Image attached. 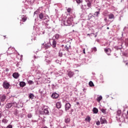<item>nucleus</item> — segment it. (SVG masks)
I'll return each mask as SVG.
<instances>
[{
  "mask_svg": "<svg viewBox=\"0 0 128 128\" xmlns=\"http://www.w3.org/2000/svg\"><path fill=\"white\" fill-rule=\"evenodd\" d=\"M98 50L96 49V47H94L93 48H92L91 50V52H96Z\"/></svg>",
  "mask_w": 128,
  "mask_h": 128,
  "instance_id": "obj_33",
  "label": "nucleus"
},
{
  "mask_svg": "<svg viewBox=\"0 0 128 128\" xmlns=\"http://www.w3.org/2000/svg\"><path fill=\"white\" fill-rule=\"evenodd\" d=\"M8 120L6 118H3L2 120V122H3V124H8Z\"/></svg>",
  "mask_w": 128,
  "mask_h": 128,
  "instance_id": "obj_34",
  "label": "nucleus"
},
{
  "mask_svg": "<svg viewBox=\"0 0 128 128\" xmlns=\"http://www.w3.org/2000/svg\"><path fill=\"white\" fill-rule=\"evenodd\" d=\"M58 96H59V95L56 92L52 93L51 96V98H54V100H56V98H58Z\"/></svg>",
  "mask_w": 128,
  "mask_h": 128,
  "instance_id": "obj_13",
  "label": "nucleus"
},
{
  "mask_svg": "<svg viewBox=\"0 0 128 128\" xmlns=\"http://www.w3.org/2000/svg\"><path fill=\"white\" fill-rule=\"evenodd\" d=\"M93 112L94 114H98V108H93Z\"/></svg>",
  "mask_w": 128,
  "mask_h": 128,
  "instance_id": "obj_28",
  "label": "nucleus"
},
{
  "mask_svg": "<svg viewBox=\"0 0 128 128\" xmlns=\"http://www.w3.org/2000/svg\"><path fill=\"white\" fill-rule=\"evenodd\" d=\"M3 87L6 90H8V88H10V83L6 82H4Z\"/></svg>",
  "mask_w": 128,
  "mask_h": 128,
  "instance_id": "obj_10",
  "label": "nucleus"
},
{
  "mask_svg": "<svg viewBox=\"0 0 128 128\" xmlns=\"http://www.w3.org/2000/svg\"><path fill=\"white\" fill-rule=\"evenodd\" d=\"M81 9L82 10H88V8H87L86 5H82L81 6Z\"/></svg>",
  "mask_w": 128,
  "mask_h": 128,
  "instance_id": "obj_22",
  "label": "nucleus"
},
{
  "mask_svg": "<svg viewBox=\"0 0 128 128\" xmlns=\"http://www.w3.org/2000/svg\"><path fill=\"white\" fill-rule=\"evenodd\" d=\"M65 50H66L67 52H69L68 50H70V46H65Z\"/></svg>",
  "mask_w": 128,
  "mask_h": 128,
  "instance_id": "obj_43",
  "label": "nucleus"
},
{
  "mask_svg": "<svg viewBox=\"0 0 128 128\" xmlns=\"http://www.w3.org/2000/svg\"><path fill=\"white\" fill-rule=\"evenodd\" d=\"M74 74L72 71H69L68 73V76L69 78H72V76H74Z\"/></svg>",
  "mask_w": 128,
  "mask_h": 128,
  "instance_id": "obj_19",
  "label": "nucleus"
},
{
  "mask_svg": "<svg viewBox=\"0 0 128 128\" xmlns=\"http://www.w3.org/2000/svg\"><path fill=\"white\" fill-rule=\"evenodd\" d=\"M90 116H88L86 118L85 120H86V122H90Z\"/></svg>",
  "mask_w": 128,
  "mask_h": 128,
  "instance_id": "obj_32",
  "label": "nucleus"
},
{
  "mask_svg": "<svg viewBox=\"0 0 128 128\" xmlns=\"http://www.w3.org/2000/svg\"><path fill=\"white\" fill-rule=\"evenodd\" d=\"M12 76L14 78H18L20 77V74H18V72H14L12 74Z\"/></svg>",
  "mask_w": 128,
  "mask_h": 128,
  "instance_id": "obj_17",
  "label": "nucleus"
},
{
  "mask_svg": "<svg viewBox=\"0 0 128 128\" xmlns=\"http://www.w3.org/2000/svg\"><path fill=\"white\" fill-rule=\"evenodd\" d=\"M121 18H120H120H119V20H121Z\"/></svg>",
  "mask_w": 128,
  "mask_h": 128,
  "instance_id": "obj_57",
  "label": "nucleus"
},
{
  "mask_svg": "<svg viewBox=\"0 0 128 128\" xmlns=\"http://www.w3.org/2000/svg\"><path fill=\"white\" fill-rule=\"evenodd\" d=\"M88 36H90V34H88Z\"/></svg>",
  "mask_w": 128,
  "mask_h": 128,
  "instance_id": "obj_61",
  "label": "nucleus"
},
{
  "mask_svg": "<svg viewBox=\"0 0 128 128\" xmlns=\"http://www.w3.org/2000/svg\"><path fill=\"white\" fill-rule=\"evenodd\" d=\"M2 112L0 111V118H2Z\"/></svg>",
  "mask_w": 128,
  "mask_h": 128,
  "instance_id": "obj_52",
  "label": "nucleus"
},
{
  "mask_svg": "<svg viewBox=\"0 0 128 128\" xmlns=\"http://www.w3.org/2000/svg\"><path fill=\"white\" fill-rule=\"evenodd\" d=\"M53 38H55L56 40H58L62 38V35L58 34H56L54 36Z\"/></svg>",
  "mask_w": 128,
  "mask_h": 128,
  "instance_id": "obj_8",
  "label": "nucleus"
},
{
  "mask_svg": "<svg viewBox=\"0 0 128 128\" xmlns=\"http://www.w3.org/2000/svg\"><path fill=\"white\" fill-rule=\"evenodd\" d=\"M124 30H126V28H124Z\"/></svg>",
  "mask_w": 128,
  "mask_h": 128,
  "instance_id": "obj_62",
  "label": "nucleus"
},
{
  "mask_svg": "<svg viewBox=\"0 0 128 128\" xmlns=\"http://www.w3.org/2000/svg\"><path fill=\"white\" fill-rule=\"evenodd\" d=\"M89 86H94V82H92V81H90V82H89Z\"/></svg>",
  "mask_w": 128,
  "mask_h": 128,
  "instance_id": "obj_40",
  "label": "nucleus"
},
{
  "mask_svg": "<svg viewBox=\"0 0 128 128\" xmlns=\"http://www.w3.org/2000/svg\"><path fill=\"white\" fill-rule=\"evenodd\" d=\"M96 124L97 126H100V122L98 120V121L96 122Z\"/></svg>",
  "mask_w": 128,
  "mask_h": 128,
  "instance_id": "obj_49",
  "label": "nucleus"
},
{
  "mask_svg": "<svg viewBox=\"0 0 128 128\" xmlns=\"http://www.w3.org/2000/svg\"><path fill=\"white\" fill-rule=\"evenodd\" d=\"M124 62L126 66H128V54L124 53Z\"/></svg>",
  "mask_w": 128,
  "mask_h": 128,
  "instance_id": "obj_5",
  "label": "nucleus"
},
{
  "mask_svg": "<svg viewBox=\"0 0 128 128\" xmlns=\"http://www.w3.org/2000/svg\"><path fill=\"white\" fill-rule=\"evenodd\" d=\"M100 9H99V11L96 12L94 14V16H95L96 18H98V15L100 14Z\"/></svg>",
  "mask_w": 128,
  "mask_h": 128,
  "instance_id": "obj_26",
  "label": "nucleus"
},
{
  "mask_svg": "<svg viewBox=\"0 0 128 128\" xmlns=\"http://www.w3.org/2000/svg\"><path fill=\"white\" fill-rule=\"evenodd\" d=\"M52 57H50V60H48V58H45V62L46 64H50L52 62Z\"/></svg>",
  "mask_w": 128,
  "mask_h": 128,
  "instance_id": "obj_16",
  "label": "nucleus"
},
{
  "mask_svg": "<svg viewBox=\"0 0 128 128\" xmlns=\"http://www.w3.org/2000/svg\"><path fill=\"white\" fill-rule=\"evenodd\" d=\"M97 101L98 102H100V100H102V96H100L97 98Z\"/></svg>",
  "mask_w": 128,
  "mask_h": 128,
  "instance_id": "obj_30",
  "label": "nucleus"
},
{
  "mask_svg": "<svg viewBox=\"0 0 128 128\" xmlns=\"http://www.w3.org/2000/svg\"><path fill=\"white\" fill-rule=\"evenodd\" d=\"M120 114H122V110H118L116 112V119L118 122H122V119L120 118Z\"/></svg>",
  "mask_w": 128,
  "mask_h": 128,
  "instance_id": "obj_2",
  "label": "nucleus"
},
{
  "mask_svg": "<svg viewBox=\"0 0 128 128\" xmlns=\"http://www.w3.org/2000/svg\"><path fill=\"white\" fill-rule=\"evenodd\" d=\"M65 112H67L72 108V105L69 102H67L65 104Z\"/></svg>",
  "mask_w": 128,
  "mask_h": 128,
  "instance_id": "obj_7",
  "label": "nucleus"
},
{
  "mask_svg": "<svg viewBox=\"0 0 128 128\" xmlns=\"http://www.w3.org/2000/svg\"><path fill=\"white\" fill-rule=\"evenodd\" d=\"M30 4H32V2H30Z\"/></svg>",
  "mask_w": 128,
  "mask_h": 128,
  "instance_id": "obj_59",
  "label": "nucleus"
},
{
  "mask_svg": "<svg viewBox=\"0 0 128 128\" xmlns=\"http://www.w3.org/2000/svg\"><path fill=\"white\" fill-rule=\"evenodd\" d=\"M60 114H64V111L62 110H60Z\"/></svg>",
  "mask_w": 128,
  "mask_h": 128,
  "instance_id": "obj_50",
  "label": "nucleus"
},
{
  "mask_svg": "<svg viewBox=\"0 0 128 128\" xmlns=\"http://www.w3.org/2000/svg\"><path fill=\"white\" fill-rule=\"evenodd\" d=\"M128 110H127V115L126 116L125 118H124V120L125 122H128Z\"/></svg>",
  "mask_w": 128,
  "mask_h": 128,
  "instance_id": "obj_29",
  "label": "nucleus"
},
{
  "mask_svg": "<svg viewBox=\"0 0 128 128\" xmlns=\"http://www.w3.org/2000/svg\"><path fill=\"white\" fill-rule=\"evenodd\" d=\"M34 52H38V51L36 50H35V51H34Z\"/></svg>",
  "mask_w": 128,
  "mask_h": 128,
  "instance_id": "obj_56",
  "label": "nucleus"
},
{
  "mask_svg": "<svg viewBox=\"0 0 128 128\" xmlns=\"http://www.w3.org/2000/svg\"><path fill=\"white\" fill-rule=\"evenodd\" d=\"M66 10L68 13L70 14L72 12V9L69 8Z\"/></svg>",
  "mask_w": 128,
  "mask_h": 128,
  "instance_id": "obj_35",
  "label": "nucleus"
},
{
  "mask_svg": "<svg viewBox=\"0 0 128 128\" xmlns=\"http://www.w3.org/2000/svg\"><path fill=\"white\" fill-rule=\"evenodd\" d=\"M28 84H34V82H32V80H28Z\"/></svg>",
  "mask_w": 128,
  "mask_h": 128,
  "instance_id": "obj_37",
  "label": "nucleus"
},
{
  "mask_svg": "<svg viewBox=\"0 0 128 128\" xmlns=\"http://www.w3.org/2000/svg\"><path fill=\"white\" fill-rule=\"evenodd\" d=\"M9 70H9L8 68H6V72H8Z\"/></svg>",
  "mask_w": 128,
  "mask_h": 128,
  "instance_id": "obj_54",
  "label": "nucleus"
},
{
  "mask_svg": "<svg viewBox=\"0 0 128 128\" xmlns=\"http://www.w3.org/2000/svg\"><path fill=\"white\" fill-rule=\"evenodd\" d=\"M40 114H44V116H48L50 114V111L48 110V108H44V111L40 112Z\"/></svg>",
  "mask_w": 128,
  "mask_h": 128,
  "instance_id": "obj_3",
  "label": "nucleus"
},
{
  "mask_svg": "<svg viewBox=\"0 0 128 128\" xmlns=\"http://www.w3.org/2000/svg\"><path fill=\"white\" fill-rule=\"evenodd\" d=\"M26 9H22V12H23V14H26Z\"/></svg>",
  "mask_w": 128,
  "mask_h": 128,
  "instance_id": "obj_51",
  "label": "nucleus"
},
{
  "mask_svg": "<svg viewBox=\"0 0 128 128\" xmlns=\"http://www.w3.org/2000/svg\"><path fill=\"white\" fill-rule=\"evenodd\" d=\"M103 16H108V12H104Z\"/></svg>",
  "mask_w": 128,
  "mask_h": 128,
  "instance_id": "obj_45",
  "label": "nucleus"
},
{
  "mask_svg": "<svg viewBox=\"0 0 128 128\" xmlns=\"http://www.w3.org/2000/svg\"><path fill=\"white\" fill-rule=\"evenodd\" d=\"M104 22H108V18H104Z\"/></svg>",
  "mask_w": 128,
  "mask_h": 128,
  "instance_id": "obj_53",
  "label": "nucleus"
},
{
  "mask_svg": "<svg viewBox=\"0 0 128 128\" xmlns=\"http://www.w3.org/2000/svg\"><path fill=\"white\" fill-rule=\"evenodd\" d=\"M26 20V17L24 16H22V21L23 22H24Z\"/></svg>",
  "mask_w": 128,
  "mask_h": 128,
  "instance_id": "obj_27",
  "label": "nucleus"
},
{
  "mask_svg": "<svg viewBox=\"0 0 128 128\" xmlns=\"http://www.w3.org/2000/svg\"><path fill=\"white\" fill-rule=\"evenodd\" d=\"M100 122L101 124H108L106 120L104 118L101 117L100 118Z\"/></svg>",
  "mask_w": 128,
  "mask_h": 128,
  "instance_id": "obj_12",
  "label": "nucleus"
},
{
  "mask_svg": "<svg viewBox=\"0 0 128 128\" xmlns=\"http://www.w3.org/2000/svg\"><path fill=\"white\" fill-rule=\"evenodd\" d=\"M43 22H44V24H48V22H50V17L48 16L47 15L46 16L45 18L43 20Z\"/></svg>",
  "mask_w": 128,
  "mask_h": 128,
  "instance_id": "obj_14",
  "label": "nucleus"
},
{
  "mask_svg": "<svg viewBox=\"0 0 128 128\" xmlns=\"http://www.w3.org/2000/svg\"><path fill=\"white\" fill-rule=\"evenodd\" d=\"M14 114L15 116H18V110H15L14 111Z\"/></svg>",
  "mask_w": 128,
  "mask_h": 128,
  "instance_id": "obj_38",
  "label": "nucleus"
},
{
  "mask_svg": "<svg viewBox=\"0 0 128 128\" xmlns=\"http://www.w3.org/2000/svg\"><path fill=\"white\" fill-rule=\"evenodd\" d=\"M6 128H12V126L11 124H9L6 126Z\"/></svg>",
  "mask_w": 128,
  "mask_h": 128,
  "instance_id": "obj_48",
  "label": "nucleus"
},
{
  "mask_svg": "<svg viewBox=\"0 0 128 128\" xmlns=\"http://www.w3.org/2000/svg\"><path fill=\"white\" fill-rule=\"evenodd\" d=\"M74 112V110H70V112H71V114H72V112Z\"/></svg>",
  "mask_w": 128,
  "mask_h": 128,
  "instance_id": "obj_55",
  "label": "nucleus"
},
{
  "mask_svg": "<svg viewBox=\"0 0 128 128\" xmlns=\"http://www.w3.org/2000/svg\"><path fill=\"white\" fill-rule=\"evenodd\" d=\"M101 112H102L103 114H106V110H104V108L101 109Z\"/></svg>",
  "mask_w": 128,
  "mask_h": 128,
  "instance_id": "obj_47",
  "label": "nucleus"
},
{
  "mask_svg": "<svg viewBox=\"0 0 128 128\" xmlns=\"http://www.w3.org/2000/svg\"><path fill=\"white\" fill-rule=\"evenodd\" d=\"M85 2L87 4V6H88V8H90V6H92V3L90 1V0H85Z\"/></svg>",
  "mask_w": 128,
  "mask_h": 128,
  "instance_id": "obj_21",
  "label": "nucleus"
},
{
  "mask_svg": "<svg viewBox=\"0 0 128 128\" xmlns=\"http://www.w3.org/2000/svg\"><path fill=\"white\" fill-rule=\"evenodd\" d=\"M55 62H56V64H62V61H60L58 60H55Z\"/></svg>",
  "mask_w": 128,
  "mask_h": 128,
  "instance_id": "obj_39",
  "label": "nucleus"
},
{
  "mask_svg": "<svg viewBox=\"0 0 128 128\" xmlns=\"http://www.w3.org/2000/svg\"><path fill=\"white\" fill-rule=\"evenodd\" d=\"M6 96L5 94L0 96V100L2 102H6Z\"/></svg>",
  "mask_w": 128,
  "mask_h": 128,
  "instance_id": "obj_9",
  "label": "nucleus"
},
{
  "mask_svg": "<svg viewBox=\"0 0 128 128\" xmlns=\"http://www.w3.org/2000/svg\"><path fill=\"white\" fill-rule=\"evenodd\" d=\"M42 46H44V48L45 50H48V48H50L52 46V44L49 42L46 44H42Z\"/></svg>",
  "mask_w": 128,
  "mask_h": 128,
  "instance_id": "obj_6",
  "label": "nucleus"
},
{
  "mask_svg": "<svg viewBox=\"0 0 128 128\" xmlns=\"http://www.w3.org/2000/svg\"><path fill=\"white\" fill-rule=\"evenodd\" d=\"M82 2V0H76V2H77V4H80Z\"/></svg>",
  "mask_w": 128,
  "mask_h": 128,
  "instance_id": "obj_46",
  "label": "nucleus"
},
{
  "mask_svg": "<svg viewBox=\"0 0 128 128\" xmlns=\"http://www.w3.org/2000/svg\"><path fill=\"white\" fill-rule=\"evenodd\" d=\"M56 106L57 108H62V102H58L56 103Z\"/></svg>",
  "mask_w": 128,
  "mask_h": 128,
  "instance_id": "obj_20",
  "label": "nucleus"
},
{
  "mask_svg": "<svg viewBox=\"0 0 128 128\" xmlns=\"http://www.w3.org/2000/svg\"><path fill=\"white\" fill-rule=\"evenodd\" d=\"M64 122L66 124H68V122H70V118H65Z\"/></svg>",
  "mask_w": 128,
  "mask_h": 128,
  "instance_id": "obj_31",
  "label": "nucleus"
},
{
  "mask_svg": "<svg viewBox=\"0 0 128 128\" xmlns=\"http://www.w3.org/2000/svg\"><path fill=\"white\" fill-rule=\"evenodd\" d=\"M109 20H112L114 18V15L112 14H111L108 16Z\"/></svg>",
  "mask_w": 128,
  "mask_h": 128,
  "instance_id": "obj_24",
  "label": "nucleus"
},
{
  "mask_svg": "<svg viewBox=\"0 0 128 128\" xmlns=\"http://www.w3.org/2000/svg\"><path fill=\"white\" fill-rule=\"evenodd\" d=\"M107 30H110V28L107 27Z\"/></svg>",
  "mask_w": 128,
  "mask_h": 128,
  "instance_id": "obj_58",
  "label": "nucleus"
},
{
  "mask_svg": "<svg viewBox=\"0 0 128 128\" xmlns=\"http://www.w3.org/2000/svg\"><path fill=\"white\" fill-rule=\"evenodd\" d=\"M52 46L54 48L56 47V39H52Z\"/></svg>",
  "mask_w": 128,
  "mask_h": 128,
  "instance_id": "obj_15",
  "label": "nucleus"
},
{
  "mask_svg": "<svg viewBox=\"0 0 128 128\" xmlns=\"http://www.w3.org/2000/svg\"><path fill=\"white\" fill-rule=\"evenodd\" d=\"M58 56H60V58H62V51L59 52Z\"/></svg>",
  "mask_w": 128,
  "mask_h": 128,
  "instance_id": "obj_41",
  "label": "nucleus"
},
{
  "mask_svg": "<svg viewBox=\"0 0 128 128\" xmlns=\"http://www.w3.org/2000/svg\"><path fill=\"white\" fill-rule=\"evenodd\" d=\"M64 56H66V54H64Z\"/></svg>",
  "mask_w": 128,
  "mask_h": 128,
  "instance_id": "obj_63",
  "label": "nucleus"
},
{
  "mask_svg": "<svg viewBox=\"0 0 128 128\" xmlns=\"http://www.w3.org/2000/svg\"><path fill=\"white\" fill-rule=\"evenodd\" d=\"M38 12H40V10H37L34 12V14H38Z\"/></svg>",
  "mask_w": 128,
  "mask_h": 128,
  "instance_id": "obj_44",
  "label": "nucleus"
},
{
  "mask_svg": "<svg viewBox=\"0 0 128 128\" xmlns=\"http://www.w3.org/2000/svg\"><path fill=\"white\" fill-rule=\"evenodd\" d=\"M46 16V14H44L41 12L39 14V18L44 20V19L45 18Z\"/></svg>",
  "mask_w": 128,
  "mask_h": 128,
  "instance_id": "obj_11",
  "label": "nucleus"
},
{
  "mask_svg": "<svg viewBox=\"0 0 128 128\" xmlns=\"http://www.w3.org/2000/svg\"><path fill=\"white\" fill-rule=\"evenodd\" d=\"M104 52H106V54L108 55V56H110V52H111V50L110 49L108 48H104Z\"/></svg>",
  "mask_w": 128,
  "mask_h": 128,
  "instance_id": "obj_18",
  "label": "nucleus"
},
{
  "mask_svg": "<svg viewBox=\"0 0 128 128\" xmlns=\"http://www.w3.org/2000/svg\"><path fill=\"white\" fill-rule=\"evenodd\" d=\"M50 58H52V56L50 55H47V56H45V58H48V60H50Z\"/></svg>",
  "mask_w": 128,
  "mask_h": 128,
  "instance_id": "obj_36",
  "label": "nucleus"
},
{
  "mask_svg": "<svg viewBox=\"0 0 128 128\" xmlns=\"http://www.w3.org/2000/svg\"><path fill=\"white\" fill-rule=\"evenodd\" d=\"M6 108H10L12 106H16V102H12L10 103H8L6 106Z\"/></svg>",
  "mask_w": 128,
  "mask_h": 128,
  "instance_id": "obj_4",
  "label": "nucleus"
},
{
  "mask_svg": "<svg viewBox=\"0 0 128 128\" xmlns=\"http://www.w3.org/2000/svg\"><path fill=\"white\" fill-rule=\"evenodd\" d=\"M28 98H30V100H34V94L30 93L28 95Z\"/></svg>",
  "mask_w": 128,
  "mask_h": 128,
  "instance_id": "obj_25",
  "label": "nucleus"
},
{
  "mask_svg": "<svg viewBox=\"0 0 128 128\" xmlns=\"http://www.w3.org/2000/svg\"><path fill=\"white\" fill-rule=\"evenodd\" d=\"M46 26H48V24H46Z\"/></svg>",
  "mask_w": 128,
  "mask_h": 128,
  "instance_id": "obj_60",
  "label": "nucleus"
},
{
  "mask_svg": "<svg viewBox=\"0 0 128 128\" xmlns=\"http://www.w3.org/2000/svg\"><path fill=\"white\" fill-rule=\"evenodd\" d=\"M21 56H22V55H21Z\"/></svg>",
  "mask_w": 128,
  "mask_h": 128,
  "instance_id": "obj_64",
  "label": "nucleus"
},
{
  "mask_svg": "<svg viewBox=\"0 0 128 128\" xmlns=\"http://www.w3.org/2000/svg\"><path fill=\"white\" fill-rule=\"evenodd\" d=\"M26 84L24 82H20V86L22 88H24V86H26Z\"/></svg>",
  "mask_w": 128,
  "mask_h": 128,
  "instance_id": "obj_23",
  "label": "nucleus"
},
{
  "mask_svg": "<svg viewBox=\"0 0 128 128\" xmlns=\"http://www.w3.org/2000/svg\"><path fill=\"white\" fill-rule=\"evenodd\" d=\"M32 114H28V118H32Z\"/></svg>",
  "mask_w": 128,
  "mask_h": 128,
  "instance_id": "obj_42",
  "label": "nucleus"
},
{
  "mask_svg": "<svg viewBox=\"0 0 128 128\" xmlns=\"http://www.w3.org/2000/svg\"><path fill=\"white\" fill-rule=\"evenodd\" d=\"M73 22L74 18L72 17V16H70L69 18H68L66 21L64 19L62 20V22L63 24H64V26H71V24H72Z\"/></svg>",
  "mask_w": 128,
  "mask_h": 128,
  "instance_id": "obj_1",
  "label": "nucleus"
}]
</instances>
